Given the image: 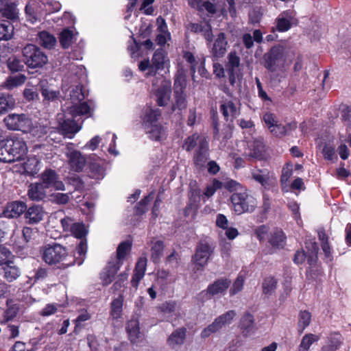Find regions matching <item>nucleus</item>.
I'll return each instance as SVG.
<instances>
[{
    "instance_id": "obj_1",
    "label": "nucleus",
    "mask_w": 351,
    "mask_h": 351,
    "mask_svg": "<svg viewBox=\"0 0 351 351\" xmlns=\"http://www.w3.org/2000/svg\"><path fill=\"white\" fill-rule=\"evenodd\" d=\"M69 69L71 71L72 77L71 86H69L67 80H64L62 84V90L65 93L69 92L70 104L66 106V112L73 117L77 116H86L88 117L91 115L93 106L89 101H84L85 95L82 91V86L78 80L86 78L85 68L82 65L77 66L71 64Z\"/></svg>"
},
{
    "instance_id": "obj_2",
    "label": "nucleus",
    "mask_w": 351,
    "mask_h": 351,
    "mask_svg": "<svg viewBox=\"0 0 351 351\" xmlns=\"http://www.w3.org/2000/svg\"><path fill=\"white\" fill-rule=\"evenodd\" d=\"M61 224L64 231L70 232L77 239H81L74 254L76 263L80 265L83 263L87 252V242L85 237L88 230L84 223H75L70 217L61 219Z\"/></svg>"
},
{
    "instance_id": "obj_3",
    "label": "nucleus",
    "mask_w": 351,
    "mask_h": 351,
    "mask_svg": "<svg viewBox=\"0 0 351 351\" xmlns=\"http://www.w3.org/2000/svg\"><path fill=\"white\" fill-rule=\"evenodd\" d=\"M161 117V112L158 108L146 106L143 109L141 116L142 125L150 139L160 141L165 134V131L158 120Z\"/></svg>"
},
{
    "instance_id": "obj_4",
    "label": "nucleus",
    "mask_w": 351,
    "mask_h": 351,
    "mask_svg": "<svg viewBox=\"0 0 351 351\" xmlns=\"http://www.w3.org/2000/svg\"><path fill=\"white\" fill-rule=\"evenodd\" d=\"M182 147L187 152L196 148L193 161L197 167H203L208 159V143L205 137L198 134H193L188 136L184 140Z\"/></svg>"
},
{
    "instance_id": "obj_5",
    "label": "nucleus",
    "mask_w": 351,
    "mask_h": 351,
    "mask_svg": "<svg viewBox=\"0 0 351 351\" xmlns=\"http://www.w3.org/2000/svg\"><path fill=\"white\" fill-rule=\"evenodd\" d=\"M170 66V61L167 53L162 49H158L155 51L152 61L146 60L138 64L139 69L145 72L146 77L156 75L160 71L168 69Z\"/></svg>"
},
{
    "instance_id": "obj_6",
    "label": "nucleus",
    "mask_w": 351,
    "mask_h": 351,
    "mask_svg": "<svg viewBox=\"0 0 351 351\" xmlns=\"http://www.w3.org/2000/svg\"><path fill=\"white\" fill-rule=\"evenodd\" d=\"M291 62L289 51L282 46L271 49L265 60V67L271 71L282 69Z\"/></svg>"
},
{
    "instance_id": "obj_7",
    "label": "nucleus",
    "mask_w": 351,
    "mask_h": 351,
    "mask_svg": "<svg viewBox=\"0 0 351 351\" xmlns=\"http://www.w3.org/2000/svg\"><path fill=\"white\" fill-rule=\"evenodd\" d=\"M230 199L233 210L237 215L252 213L257 205L256 199L249 195L246 190H241L239 192L234 193Z\"/></svg>"
},
{
    "instance_id": "obj_8",
    "label": "nucleus",
    "mask_w": 351,
    "mask_h": 351,
    "mask_svg": "<svg viewBox=\"0 0 351 351\" xmlns=\"http://www.w3.org/2000/svg\"><path fill=\"white\" fill-rule=\"evenodd\" d=\"M25 63L29 68L42 67L48 61L47 56L34 45H27L23 49Z\"/></svg>"
},
{
    "instance_id": "obj_9",
    "label": "nucleus",
    "mask_w": 351,
    "mask_h": 351,
    "mask_svg": "<svg viewBox=\"0 0 351 351\" xmlns=\"http://www.w3.org/2000/svg\"><path fill=\"white\" fill-rule=\"evenodd\" d=\"M3 122L8 130L21 131L23 133H27L32 126V119L23 113H10L4 118Z\"/></svg>"
},
{
    "instance_id": "obj_10",
    "label": "nucleus",
    "mask_w": 351,
    "mask_h": 351,
    "mask_svg": "<svg viewBox=\"0 0 351 351\" xmlns=\"http://www.w3.org/2000/svg\"><path fill=\"white\" fill-rule=\"evenodd\" d=\"M67 252L62 245L53 243L47 245L43 247V260L48 265H56L65 260Z\"/></svg>"
},
{
    "instance_id": "obj_11",
    "label": "nucleus",
    "mask_w": 351,
    "mask_h": 351,
    "mask_svg": "<svg viewBox=\"0 0 351 351\" xmlns=\"http://www.w3.org/2000/svg\"><path fill=\"white\" fill-rule=\"evenodd\" d=\"M236 316L234 311H228L221 315L217 317L210 324L205 328L201 332L202 338H207L223 327L230 325Z\"/></svg>"
},
{
    "instance_id": "obj_12",
    "label": "nucleus",
    "mask_w": 351,
    "mask_h": 351,
    "mask_svg": "<svg viewBox=\"0 0 351 351\" xmlns=\"http://www.w3.org/2000/svg\"><path fill=\"white\" fill-rule=\"evenodd\" d=\"M245 156L250 160H267L269 158V154L262 137L255 138L248 142Z\"/></svg>"
},
{
    "instance_id": "obj_13",
    "label": "nucleus",
    "mask_w": 351,
    "mask_h": 351,
    "mask_svg": "<svg viewBox=\"0 0 351 351\" xmlns=\"http://www.w3.org/2000/svg\"><path fill=\"white\" fill-rule=\"evenodd\" d=\"M5 144L13 162L22 160L27 153V147L25 141L17 135L11 136L7 139Z\"/></svg>"
},
{
    "instance_id": "obj_14",
    "label": "nucleus",
    "mask_w": 351,
    "mask_h": 351,
    "mask_svg": "<svg viewBox=\"0 0 351 351\" xmlns=\"http://www.w3.org/2000/svg\"><path fill=\"white\" fill-rule=\"evenodd\" d=\"M228 74L229 82L234 85L237 80L242 77V73L240 69V58L235 51H231L228 56V63L226 66Z\"/></svg>"
},
{
    "instance_id": "obj_15",
    "label": "nucleus",
    "mask_w": 351,
    "mask_h": 351,
    "mask_svg": "<svg viewBox=\"0 0 351 351\" xmlns=\"http://www.w3.org/2000/svg\"><path fill=\"white\" fill-rule=\"evenodd\" d=\"M171 94V83L169 80L161 78V83L154 90V95L157 104L160 106L167 105Z\"/></svg>"
},
{
    "instance_id": "obj_16",
    "label": "nucleus",
    "mask_w": 351,
    "mask_h": 351,
    "mask_svg": "<svg viewBox=\"0 0 351 351\" xmlns=\"http://www.w3.org/2000/svg\"><path fill=\"white\" fill-rule=\"evenodd\" d=\"M213 252L212 247L206 241H201L196 248L195 255L193 256V263L199 267H204L208 263Z\"/></svg>"
},
{
    "instance_id": "obj_17",
    "label": "nucleus",
    "mask_w": 351,
    "mask_h": 351,
    "mask_svg": "<svg viewBox=\"0 0 351 351\" xmlns=\"http://www.w3.org/2000/svg\"><path fill=\"white\" fill-rule=\"evenodd\" d=\"M252 179L265 189H269L276 181L274 173L266 169L254 168L251 169Z\"/></svg>"
},
{
    "instance_id": "obj_18",
    "label": "nucleus",
    "mask_w": 351,
    "mask_h": 351,
    "mask_svg": "<svg viewBox=\"0 0 351 351\" xmlns=\"http://www.w3.org/2000/svg\"><path fill=\"white\" fill-rule=\"evenodd\" d=\"M295 23L296 19L293 11L286 10L279 14L276 19L275 26L273 27V30L280 32H287Z\"/></svg>"
},
{
    "instance_id": "obj_19",
    "label": "nucleus",
    "mask_w": 351,
    "mask_h": 351,
    "mask_svg": "<svg viewBox=\"0 0 351 351\" xmlns=\"http://www.w3.org/2000/svg\"><path fill=\"white\" fill-rule=\"evenodd\" d=\"M67 164L70 172H82L86 164L85 156L80 152H73L68 154Z\"/></svg>"
},
{
    "instance_id": "obj_20",
    "label": "nucleus",
    "mask_w": 351,
    "mask_h": 351,
    "mask_svg": "<svg viewBox=\"0 0 351 351\" xmlns=\"http://www.w3.org/2000/svg\"><path fill=\"white\" fill-rule=\"evenodd\" d=\"M121 267V263L118 262L109 261L108 265L103 269L100 274V279L104 286L111 284Z\"/></svg>"
},
{
    "instance_id": "obj_21",
    "label": "nucleus",
    "mask_w": 351,
    "mask_h": 351,
    "mask_svg": "<svg viewBox=\"0 0 351 351\" xmlns=\"http://www.w3.org/2000/svg\"><path fill=\"white\" fill-rule=\"evenodd\" d=\"M58 121L60 132L69 138H73L75 134L82 129L81 125H78L70 119L62 120L61 116L58 117Z\"/></svg>"
},
{
    "instance_id": "obj_22",
    "label": "nucleus",
    "mask_w": 351,
    "mask_h": 351,
    "mask_svg": "<svg viewBox=\"0 0 351 351\" xmlns=\"http://www.w3.org/2000/svg\"><path fill=\"white\" fill-rule=\"evenodd\" d=\"M126 330L132 343L136 346L143 343L144 335L140 332L139 322L137 319H132L128 322Z\"/></svg>"
},
{
    "instance_id": "obj_23",
    "label": "nucleus",
    "mask_w": 351,
    "mask_h": 351,
    "mask_svg": "<svg viewBox=\"0 0 351 351\" xmlns=\"http://www.w3.org/2000/svg\"><path fill=\"white\" fill-rule=\"evenodd\" d=\"M42 180L45 187H53L58 191H64V183L59 180L58 176L55 171L51 169L45 170L42 174Z\"/></svg>"
},
{
    "instance_id": "obj_24",
    "label": "nucleus",
    "mask_w": 351,
    "mask_h": 351,
    "mask_svg": "<svg viewBox=\"0 0 351 351\" xmlns=\"http://www.w3.org/2000/svg\"><path fill=\"white\" fill-rule=\"evenodd\" d=\"M147 259L146 257H140L136 263L134 274L131 280V285L135 289H137L140 281L143 278L146 267H147Z\"/></svg>"
},
{
    "instance_id": "obj_25",
    "label": "nucleus",
    "mask_w": 351,
    "mask_h": 351,
    "mask_svg": "<svg viewBox=\"0 0 351 351\" xmlns=\"http://www.w3.org/2000/svg\"><path fill=\"white\" fill-rule=\"evenodd\" d=\"M228 40L224 33H219L215 39L210 52L215 58L223 57L227 51Z\"/></svg>"
},
{
    "instance_id": "obj_26",
    "label": "nucleus",
    "mask_w": 351,
    "mask_h": 351,
    "mask_svg": "<svg viewBox=\"0 0 351 351\" xmlns=\"http://www.w3.org/2000/svg\"><path fill=\"white\" fill-rule=\"evenodd\" d=\"M45 215L43 208L39 206H32L27 209L25 213L26 223L29 224H36L40 222Z\"/></svg>"
},
{
    "instance_id": "obj_27",
    "label": "nucleus",
    "mask_w": 351,
    "mask_h": 351,
    "mask_svg": "<svg viewBox=\"0 0 351 351\" xmlns=\"http://www.w3.org/2000/svg\"><path fill=\"white\" fill-rule=\"evenodd\" d=\"M187 29L194 33H201L208 42L212 40V29L208 22L204 21L199 23H190L187 25Z\"/></svg>"
},
{
    "instance_id": "obj_28",
    "label": "nucleus",
    "mask_w": 351,
    "mask_h": 351,
    "mask_svg": "<svg viewBox=\"0 0 351 351\" xmlns=\"http://www.w3.org/2000/svg\"><path fill=\"white\" fill-rule=\"evenodd\" d=\"M27 206L24 202H12L7 205L3 213L8 218H16L23 214Z\"/></svg>"
},
{
    "instance_id": "obj_29",
    "label": "nucleus",
    "mask_w": 351,
    "mask_h": 351,
    "mask_svg": "<svg viewBox=\"0 0 351 351\" xmlns=\"http://www.w3.org/2000/svg\"><path fill=\"white\" fill-rule=\"evenodd\" d=\"M186 330L180 328L174 330L167 339V344L172 348H176L184 343Z\"/></svg>"
},
{
    "instance_id": "obj_30",
    "label": "nucleus",
    "mask_w": 351,
    "mask_h": 351,
    "mask_svg": "<svg viewBox=\"0 0 351 351\" xmlns=\"http://www.w3.org/2000/svg\"><path fill=\"white\" fill-rule=\"evenodd\" d=\"M230 282L226 278L219 279L210 285L207 288V293L210 295L222 294L229 287Z\"/></svg>"
},
{
    "instance_id": "obj_31",
    "label": "nucleus",
    "mask_w": 351,
    "mask_h": 351,
    "mask_svg": "<svg viewBox=\"0 0 351 351\" xmlns=\"http://www.w3.org/2000/svg\"><path fill=\"white\" fill-rule=\"evenodd\" d=\"M220 111L227 121H232L239 114L237 106L230 100L222 101L220 105Z\"/></svg>"
},
{
    "instance_id": "obj_32",
    "label": "nucleus",
    "mask_w": 351,
    "mask_h": 351,
    "mask_svg": "<svg viewBox=\"0 0 351 351\" xmlns=\"http://www.w3.org/2000/svg\"><path fill=\"white\" fill-rule=\"evenodd\" d=\"M24 171L25 173L34 176L38 173L41 168V162L36 156H31L23 163Z\"/></svg>"
},
{
    "instance_id": "obj_33",
    "label": "nucleus",
    "mask_w": 351,
    "mask_h": 351,
    "mask_svg": "<svg viewBox=\"0 0 351 351\" xmlns=\"http://www.w3.org/2000/svg\"><path fill=\"white\" fill-rule=\"evenodd\" d=\"M3 278L9 282L16 280L21 276V271L12 261L3 266Z\"/></svg>"
},
{
    "instance_id": "obj_34",
    "label": "nucleus",
    "mask_w": 351,
    "mask_h": 351,
    "mask_svg": "<svg viewBox=\"0 0 351 351\" xmlns=\"http://www.w3.org/2000/svg\"><path fill=\"white\" fill-rule=\"evenodd\" d=\"M45 193L43 184L34 183L29 186L27 195L32 200H41L45 197Z\"/></svg>"
},
{
    "instance_id": "obj_35",
    "label": "nucleus",
    "mask_w": 351,
    "mask_h": 351,
    "mask_svg": "<svg viewBox=\"0 0 351 351\" xmlns=\"http://www.w3.org/2000/svg\"><path fill=\"white\" fill-rule=\"evenodd\" d=\"M296 123L292 122L287 125L276 124L274 128H271L270 132L276 136H283L289 134L291 131L296 128Z\"/></svg>"
},
{
    "instance_id": "obj_36",
    "label": "nucleus",
    "mask_w": 351,
    "mask_h": 351,
    "mask_svg": "<svg viewBox=\"0 0 351 351\" xmlns=\"http://www.w3.org/2000/svg\"><path fill=\"white\" fill-rule=\"evenodd\" d=\"M293 172V165L292 163L287 162L285 165L282 169V174L280 176V184L283 191H288V185L290 178L292 176Z\"/></svg>"
},
{
    "instance_id": "obj_37",
    "label": "nucleus",
    "mask_w": 351,
    "mask_h": 351,
    "mask_svg": "<svg viewBox=\"0 0 351 351\" xmlns=\"http://www.w3.org/2000/svg\"><path fill=\"white\" fill-rule=\"evenodd\" d=\"M38 43L45 48L51 49L56 44V39L53 35L43 31L38 34Z\"/></svg>"
},
{
    "instance_id": "obj_38",
    "label": "nucleus",
    "mask_w": 351,
    "mask_h": 351,
    "mask_svg": "<svg viewBox=\"0 0 351 351\" xmlns=\"http://www.w3.org/2000/svg\"><path fill=\"white\" fill-rule=\"evenodd\" d=\"M285 236L284 232L280 230H275L269 239L270 245L276 248L283 247L285 245Z\"/></svg>"
},
{
    "instance_id": "obj_39",
    "label": "nucleus",
    "mask_w": 351,
    "mask_h": 351,
    "mask_svg": "<svg viewBox=\"0 0 351 351\" xmlns=\"http://www.w3.org/2000/svg\"><path fill=\"white\" fill-rule=\"evenodd\" d=\"M123 297L119 295L112 300L111 303L110 315L114 319L121 318L122 315Z\"/></svg>"
},
{
    "instance_id": "obj_40",
    "label": "nucleus",
    "mask_w": 351,
    "mask_h": 351,
    "mask_svg": "<svg viewBox=\"0 0 351 351\" xmlns=\"http://www.w3.org/2000/svg\"><path fill=\"white\" fill-rule=\"evenodd\" d=\"M319 339L318 335L308 333L305 335L301 340V342L298 346V351H308L311 345Z\"/></svg>"
},
{
    "instance_id": "obj_41",
    "label": "nucleus",
    "mask_w": 351,
    "mask_h": 351,
    "mask_svg": "<svg viewBox=\"0 0 351 351\" xmlns=\"http://www.w3.org/2000/svg\"><path fill=\"white\" fill-rule=\"evenodd\" d=\"M88 176L95 180L103 179L105 176V169L101 164L97 162H90L89 165Z\"/></svg>"
},
{
    "instance_id": "obj_42",
    "label": "nucleus",
    "mask_w": 351,
    "mask_h": 351,
    "mask_svg": "<svg viewBox=\"0 0 351 351\" xmlns=\"http://www.w3.org/2000/svg\"><path fill=\"white\" fill-rule=\"evenodd\" d=\"M174 103L172 106V110H182L186 108L187 101L186 99V95L184 91L174 90Z\"/></svg>"
},
{
    "instance_id": "obj_43",
    "label": "nucleus",
    "mask_w": 351,
    "mask_h": 351,
    "mask_svg": "<svg viewBox=\"0 0 351 351\" xmlns=\"http://www.w3.org/2000/svg\"><path fill=\"white\" fill-rule=\"evenodd\" d=\"M322 153L325 160L335 162L337 160V156L335 153V148L332 143H325L322 145Z\"/></svg>"
},
{
    "instance_id": "obj_44",
    "label": "nucleus",
    "mask_w": 351,
    "mask_h": 351,
    "mask_svg": "<svg viewBox=\"0 0 351 351\" xmlns=\"http://www.w3.org/2000/svg\"><path fill=\"white\" fill-rule=\"evenodd\" d=\"M25 13L27 19L32 23H34L39 19L42 15L40 10L33 3H28L25 7Z\"/></svg>"
},
{
    "instance_id": "obj_45",
    "label": "nucleus",
    "mask_w": 351,
    "mask_h": 351,
    "mask_svg": "<svg viewBox=\"0 0 351 351\" xmlns=\"http://www.w3.org/2000/svg\"><path fill=\"white\" fill-rule=\"evenodd\" d=\"M14 106L15 100L12 96L0 93V114L12 109Z\"/></svg>"
},
{
    "instance_id": "obj_46",
    "label": "nucleus",
    "mask_w": 351,
    "mask_h": 351,
    "mask_svg": "<svg viewBox=\"0 0 351 351\" xmlns=\"http://www.w3.org/2000/svg\"><path fill=\"white\" fill-rule=\"evenodd\" d=\"M14 27L7 21L0 22V40H8L13 35Z\"/></svg>"
},
{
    "instance_id": "obj_47",
    "label": "nucleus",
    "mask_w": 351,
    "mask_h": 351,
    "mask_svg": "<svg viewBox=\"0 0 351 351\" xmlns=\"http://www.w3.org/2000/svg\"><path fill=\"white\" fill-rule=\"evenodd\" d=\"M131 248V243L128 241L121 243L117 250V258L112 262H119L122 265V261L125 258Z\"/></svg>"
},
{
    "instance_id": "obj_48",
    "label": "nucleus",
    "mask_w": 351,
    "mask_h": 351,
    "mask_svg": "<svg viewBox=\"0 0 351 351\" xmlns=\"http://www.w3.org/2000/svg\"><path fill=\"white\" fill-rule=\"evenodd\" d=\"M311 315L308 311H300L298 317V330L300 334L302 333L304 329L310 324Z\"/></svg>"
},
{
    "instance_id": "obj_49",
    "label": "nucleus",
    "mask_w": 351,
    "mask_h": 351,
    "mask_svg": "<svg viewBox=\"0 0 351 351\" xmlns=\"http://www.w3.org/2000/svg\"><path fill=\"white\" fill-rule=\"evenodd\" d=\"M164 244L161 241L153 242L151 247V258L154 262H158L163 254Z\"/></svg>"
},
{
    "instance_id": "obj_50",
    "label": "nucleus",
    "mask_w": 351,
    "mask_h": 351,
    "mask_svg": "<svg viewBox=\"0 0 351 351\" xmlns=\"http://www.w3.org/2000/svg\"><path fill=\"white\" fill-rule=\"evenodd\" d=\"M1 12L8 19L14 20L18 18L19 11L16 8V5L14 3L10 2V1Z\"/></svg>"
},
{
    "instance_id": "obj_51",
    "label": "nucleus",
    "mask_w": 351,
    "mask_h": 351,
    "mask_svg": "<svg viewBox=\"0 0 351 351\" xmlns=\"http://www.w3.org/2000/svg\"><path fill=\"white\" fill-rule=\"evenodd\" d=\"M186 86V73L182 69H179L176 75L174 90L184 91Z\"/></svg>"
},
{
    "instance_id": "obj_52",
    "label": "nucleus",
    "mask_w": 351,
    "mask_h": 351,
    "mask_svg": "<svg viewBox=\"0 0 351 351\" xmlns=\"http://www.w3.org/2000/svg\"><path fill=\"white\" fill-rule=\"evenodd\" d=\"M74 40V34L72 31L65 29L60 35V43L63 48H68L71 46Z\"/></svg>"
},
{
    "instance_id": "obj_53",
    "label": "nucleus",
    "mask_w": 351,
    "mask_h": 351,
    "mask_svg": "<svg viewBox=\"0 0 351 351\" xmlns=\"http://www.w3.org/2000/svg\"><path fill=\"white\" fill-rule=\"evenodd\" d=\"M25 80L26 77L22 74L10 76L7 79L5 82V86L9 89L13 88L23 84L25 82Z\"/></svg>"
},
{
    "instance_id": "obj_54",
    "label": "nucleus",
    "mask_w": 351,
    "mask_h": 351,
    "mask_svg": "<svg viewBox=\"0 0 351 351\" xmlns=\"http://www.w3.org/2000/svg\"><path fill=\"white\" fill-rule=\"evenodd\" d=\"M241 327L244 332H250L254 327V317L250 313H245L241 319Z\"/></svg>"
},
{
    "instance_id": "obj_55",
    "label": "nucleus",
    "mask_w": 351,
    "mask_h": 351,
    "mask_svg": "<svg viewBox=\"0 0 351 351\" xmlns=\"http://www.w3.org/2000/svg\"><path fill=\"white\" fill-rule=\"evenodd\" d=\"M277 282L273 277H267L263 283V291L265 294L270 295L276 288Z\"/></svg>"
},
{
    "instance_id": "obj_56",
    "label": "nucleus",
    "mask_w": 351,
    "mask_h": 351,
    "mask_svg": "<svg viewBox=\"0 0 351 351\" xmlns=\"http://www.w3.org/2000/svg\"><path fill=\"white\" fill-rule=\"evenodd\" d=\"M41 93L43 97L49 101H54L59 98V91L54 90L51 87H43Z\"/></svg>"
},
{
    "instance_id": "obj_57",
    "label": "nucleus",
    "mask_w": 351,
    "mask_h": 351,
    "mask_svg": "<svg viewBox=\"0 0 351 351\" xmlns=\"http://www.w3.org/2000/svg\"><path fill=\"white\" fill-rule=\"evenodd\" d=\"M47 132V128L45 127L40 125H34L33 123L32 126L30 127V130L27 132V133H29L32 136L37 138L43 137Z\"/></svg>"
},
{
    "instance_id": "obj_58",
    "label": "nucleus",
    "mask_w": 351,
    "mask_h": 351,
    "mask_svg": "<svg viewBox=\"0 0 351 351\" xmlns=\"http://www.w3.org/2000/svg\"><path fill=\"white\" fill-rule=\"evenodd\" d=\"M223 187V182L218 180L214 179L213 183L208 185L204 195L207 197H210L214 195L217 190Z\"/></svg>"
},
{
    "instance_id": "obj_59",
    "label": "nucleus",
    "mask_w": 351,
    "mask_h": 351,
    "mask_svg": "<svg viewBox=\"0 0 351 351\" xmlns=\"http://www.w3.org/2000/svg\"><path fill=\"white\" fill-rule=\"evenodd\" d=\"M8 67L11 71L17 72L23 68L21 61L16 57H10L7 61Z\"/></svg>"
},
{
    "instance_id": "obj_60",
    "label": "nucleus",
    "mask_w": 351,
    "mask_h": 351,
    "mask_svg": "<svg viewBox=\"0 0 351 351\" xmlns=\"http://www.w3.org/2000/svg\"><path fill=\"white\" fill-rule=\"evenodd\" d=\"M244 281V277L242 275H239L230 289L231 295H234L242 290Z\"/></svg>"
},
{
    "instance_id": "obj_61",
    "label": "nucleus",
    "mask_w": 351,
    "mask_h": 351,
    "mask_svg": "<svg viewBox=\"0 0 351 351\" xmlns=\"http://www.w3.org/2000/svg\"><path fill=\"white\" fill-rule=\"evenodd\" d=\"M177 303L174 301L166 302L159 306L160 311L165 314H169L176 311Z\"/></svg>"
},
{
    "instance_id": "obj_62",
    "label": "nucleus",
    "mask_w": 351,
    "mask_h": 351,
    "mask_svg": "<svg viewBox=\"0 0 351 351\" xmlns=\"http://www.w3.org/2000/svg\"><path fill=\"white\" fill-rule=\"evenodd\" d=\"M154 196L152 194H149L142 199L136 208L137 214L144 213L147 210L148 204L153 199Z\"/></svg>"
},
{
    "instance_id": "obj_63",
    "label": "nucleus",
    "mask_w": 351,
    "mask_h": 351,
    "mask_svg": "<svg viewBox=\"0 0 351 351\" xmlns=\"http://www.w3.org/2000/svg\"><path fill=\"white\" fill-rule=\"evenodd\" d=\"M12 256L11 252L6 247L0 246V265H6L12 261L10 258Z\"/></svg>"
},
{
    "instance_id": "obj_64",
    "label": "nucleus",
    "mask_w": 351,
    "mask_h": 351,
    "mask_svg": "<svg viewBox=\"0 0 351 351\" xmlns=\"http://www.w3.org/2000/svg\"><path fill=\"white\" fill-rule=\"evenodd\" d=\"M51 197L53 202L59 204H66L70 199L69 193H56L52 194Z\"/></svg>"
}]
</instances>
